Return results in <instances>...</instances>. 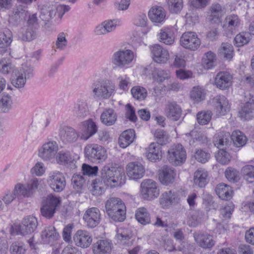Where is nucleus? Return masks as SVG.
Here are the masks:
<instances>
[{
  "mask_svg": "<svg viewBox=\"0 0 254 254\" xmlns=\"http://www.w3.org/2000/svg\"><path fill=\"white\" fill-rule=\"evenodd\" d=\"M145 156L151 162H156L162 158V150L160 145L152 142L146 149Z\"/></svg>",
  "mask_w": 254,
  "mask_h": 254,
  "instance_id": "31",
  "label": "nucleus"
},
{
  "mask_svg": "<svg viewBox=\"0 0 254 254\" xmlns=\"http://www.w3.org/2000/svg\"><path fill=\"white\" fill-rule=\"evenodd\" d=\"M201 219V217L199 212L192 211L188 215L187 224L191 227H196L200 223Z\"/></svg>",
  "mask_w": 254,
  "mask_h": 254,
  "instance_id": "56",
  "label": "nucleus"
},
{
  "mask_svg": "<svg viewBox=\"0 0 254 254\" xmlns=\"http://www.w3.org/2000/svg\"><path fill=\"white\" fill-rule=\"evenodd\" d=\"M219 54L227 60H230L234 55V49L233 46L228 43H222L219 51Z\"/></svg>",
  "mask_w": 254,
  "mask_h": 254,
  "instance_id": "48",
  "label": "nucleus"
},
{
  "mask_svg": "<svg viewBox=\"0 0 254 254\" xmlns=\"http://www.w3.org/2000/svg\"><path fill=\"white\" fill-rule=\"evenodd\" d=\"M216 60V55L212 52L209 51L204 55L202 60V64L204 68L210 69L214 66Z\"/></svg>",
  "mask_w": 254,
  "mask_h": 254,
  "instance_id": "49",
  "label": "nucleus"
},
{
  "mask_svg": "<svg viewBox=\"0 0 254 254\" xmlns=\"http://www.w3.org/2000/svg\"><path fill=\"white\" fill-rule=\"evenodd\" d=\"M194 183L200 188H203L208 182V172L202 168L198 169L194 173Z\"/></svg>",
  "mask_w": 254,
  "mask_h": 254,
  "instance_id": "41",
  "label": "nucleus"
},
{
  "mask_svg": "<svg viewBox=\"0 0 254 254\" xmlns=\"http://www.w3.org/2000/svg\"><path fill=\"white\" fill-rule=\"evenodd\" d=\"M167 4L171 13L178 14L183 8L184 1L183 0H167Z\"/></svg>",
  "mask_w": 254,
  "mask_h": 254,
  "instance_id": "50",
  "label": "nucleus"
},
{
  "mask_svg": "<svg viewBox=\"0 0 254 254\" xmlns=\"http://www.w3.org/2000/svg\"><path fill=\"white\" fill-rule=\"evenodd\" d=\"M179 200L178 194L172 190H168L163 193L160 198V203L163 208H166Z\"/></svg>",
  "mask_w": 254,
  "mask_h": 254,
  "instance_id": "32",
  "label": "nucleus"
},
{
  "mask_svg": "<svg viewBox=\"0 0 254 254\" xmlns=\"http://www.w3.org/2000/svg\"><path fill=\"white\" fill-rule=\"evenodd\" d=\"M116 237L118 242L126 247L131 246L134 242L132 232L127 228L118 229Z\"/></svg>",
  "mask_w": 254,
  "mask_h": 254,
  "instance_id": "22",
  "label": "nucleus"
},
{
  "mask_svg": "<svg viewBox=\"0 0 254 254\" xmlns=\"http://www.w3.org/2000/svg\"><path fill=\"white\" fill-rule=\"evenodd\" d=\"M212 115V112L210 111L199 112L196 115L197 121L199 125H207L210 121Z\"/></svg>",
  "mask_w": 254,
  "mask_h": 254,
  "instance_id": "57",
  "label": "nucleus"
},
{
  "mask_svg": "<svg viewBox=\"0 0 254 254\" xmlns=\"http://www.w3.org/2000/svg\"><path fill=\"white\" fill-rule=\"evenodd\" d=\"M216 158L218 162L222 165L228 164L231 160V156L223 148L220 149L216 155Z\"/></svg>",
  "mask_w": 254,
  "mask_h": 254,
  "instance_id": "61",
  "label": "nucleus"
},
{
  "mask_svg": "<svg viewBox=\"0 0 254 254\" xmlns=\"http://www.w3.org/2000/svg\"><path fill=\"white\" fill-rule=\"evenodd\" d=\"M180 44L185 49L195 51L199 47L201 41L195 32H186L182 34L180 38Z\"/></svg>",
  "mask_w": 254,
  "mask_h": 254,
  "instance_id": "12",
  "label": "nucleus"
},
{
  "mask_svg": "<svg viewBox=\"0 0 254 254\" xmlns=\"http://www.w3.org/2000/svg\"><path fill=\"white\" fill-rule=\"evenodd\" d=\"M81 138L87 140L95 134L98 130V127L92 120L88 119L81 123Z\"/></svg>",
  "mask_w": 254,
  "mask_h": 254,
  "instance_id": "25",
  "label": "nucleus"
},
{
  "mask_svg": "<svg viewBox=\"0 0 254 254\" xmlns=\"http://www.w3.org/2000/svg\"><path fill=\"white\" fill-rule=\"evenodd\" d=\"M101 182L112 188L121 186L126 182L124 172L109 164L105 165L101 169Z\"/></svg>",
  "mask_w": 254,
  "mask_h": 254,
  "instance_id": "1",
  "label": "nucleus"
},
{
  "mask_svg": "<svg viewBox=\"0 0 254 254\" xmlns=\"http://www.w3.org/2000/svg\"><path fill=\"white\" fill-rule=\"evenodd\" d=\"M26 251L25 246L21 242L12 243L9 248L11 254H25Z\"/></svg>",
  "mask_w": 254,
  "mask_h": 254,
  "instance_id": "59",
  "label": "nucleus"
},
{
  "mask_svg": "<svg viewBox=\"0 0 254 254\" xmlns=\"http://www.w3.org/2000/svg\"><path fill=\"white\" fill-rule=\"evenodd\" d=\"M133 58L134 54L131 50H120L113 54L111 62L116 67L127 68L132 63Z\"/></svg>",
  "mask_w": 254,
  "mask_h": 254,
  "instance_id": "6",
  "label": "nucleus"
},
{
  "mask_svg": "<svg viewBox=\"0 0 254 254\" xmlns=\"http://www.w3.org/2000/svg\"><path fill=\"white\" fill-rule=\"evenodd\" d=\"M131 93L135 99L140 101L144 100L147 96L146 89L139 86L133 87L131 89Z\"/></svg>",
  "mask_w": 254,
  "mask_h": 254,
  "instance_id": "51",
  "label": "nucleus"
},
{
  "mask_svg": "<svg viewBox=\"0 0 254 254\" xmlns=\"http://www.w3.org/2000/svg\"><path fill=\"white\" fill-rule=\"evenodd\" d=\"M233 140L237 147H243L247 142L246 136L240 130H235L231 135V141Z\"/></svg>",
  "mask_w": 254,
  "mask_h": 254,
  "instance_id": "46",
  "label": "nucleus"
},
{
  "mask_svg": "<svg viewBox=\"0 0 254 254\" xmlns=\"http://www.w3.org/2000/svg\"><path fill=\"white\" fill-rule=\"evenodd\" d=\"M61 200L59 197L53 194L48 195L46 199L43 202L41 208V213L44 217L51 219L56 212L57 207L61 203Z\"/></svg>",
  "mask_w": 254,
  "mask_h": 254,
  "instance_id": "10",
  "label": "nucleus"
},
{
  "mask_svg": "<svg viewBox=\"0 0 254 254\" xmlns=\"http://www.w3.org/2000/svg\"><path fill=\"white\" fill-rule=\"evenodd\" d=\"M75 245L82 248H86L91 245L92 239L89 233L83 230H78L73 237Z\"/></svg>",
  "mask_w": 254,
  "mask_h": 254,
  "instance_id": "28",
  "label": "nucleus"
},
{
  "mask_svg": "<svg viewBox=\"0 0 254 254\" xmlns=\"http://www.w3.org/2000/svg\"><path fill=\"white\" fill-rule=\"evenodd\" d=\"M92 89L94 96L101 99H108L116 92L115 84L108 79L95 81L92 85Z\"/></svg>",
  "mask_w": 254,
  "mask_h": 254,
  "instance_id": "3",
  "label": "nucleus"
},
{
  "mask_svg": "<svg viewBox=\"0 0 254 254\" xmlns=\"http://www.w3.org/2000/svg\"><path fill=\"white\" fill-rule=\"evenodd\" d=\"M245 98V103L238 113L239 117L244 121L251 120L254 113V96L250 94Z\"/></svg>",
  "mask_w": 254,
  "mask_h": 254,
  "instance_id": "16",
  "label": "nucleus"
},
{
  "mask_svg": "<svg viewBox=\"0 0 254 254\" xmlns=\"http://www.w3.org/2000/svg\"><path fill=\"white\" fill-rule=\"evenodd\" d=\"M190 135L193 136H195V138H191L189 140V143L190 145H194V143L196 141L200 142L201 143H207L209 140L207 136L201 133H197L196 131H192L190 133Z\"/></svg>",
  "mask_w": 254,
  "mask_h": 254,
  "instance_id": "63",
  "label": "nucleus"
},
{
  "mask_svg": "<svg viewBox=\"0 0 254 254\" xmlns=\"http://www.w3.org/2000/svg\"><path fill=\"white\" fill-rule=\"evenodd\" d=\"M194 156L198 162L205 163L210 158V154L205 150L199 149L196 150Z\"/></svg>",
  "mask_w": 254,
  "mask_h": 254,
  "instance_id": "62",
  "label": "nucleus"
},
{
  "mask_svg": "<svg viewBox=\"0 0 254 254\" xmlns=\"http://www.w3.org/2000/svg\"><path fill=\"white\" fill-rule=\"evenodd\" d=\"M59 150V145L54 140L43 143L38 149V156L44 161H51L55 159Z\"/></svg>",
  "mask_w": 254,
  "mask_h": 254,
  "instance_id": "7",
  "label": "nucleus"
},
{
  "mask_svg": "<svg viewBox=\"0 0 254 254\" xmlns=\"http://www.w3.org/2000/svg\"><path fill=\"white\" fill-rule=\"evenodd\" d=\"M194 241L204 249H210L215 244L212 235L204 232L197 231L193 234Z\"/></svg>",
  "mask_w": 254,
  "mask_h": 254,
  "instance_id": "15",
  "label": "nucleus"
},
{
  "mask_svg": "<svg viewBox=\"0 0 254 254\" xmlns=\"http://www.w3.org/2000/svg\"><path fill=\"white\" fill-rule=\"evenodd\" d=\"M37 36L36 29L31 25H29L26 28H21L18 32V37L22 41H32L35 39Z\"/></svg>",
  "mask_w": 254,
  "mask_h": 254,
  "instance_id": "42",
  "label": "nucleus"
},
{
  "mask_svg": "<svg viewBox=\"0 0 254 254\" xmlns=\"http://www.w3.org/2000/svg\"><path fill=\"white\" fill-rule=\"evenodd\" d=\"M159 36L160 41L166 45H171L174 42V33L171 28L167 27L161 29Z\"/></svg>",
  "mask_w": 254,
  "mask_h": 254,
  "instance_id": "44",
  "label": "nucleus"
},
{
  "mask_svg": "<svg viewBox=\"0 0 254 254\" xmlns=\"http://www.w3.org/2000/svg\"><path fill=\"white\" fill-rule=\"evenodd\" d=\"M241 25V19L235 14L227 15L222 23V27L225 33L228 35L232 34Z\"/></svg>",
  "mask_w": 254,
  "mask_h": 254,
  "instance_id": "18",
  "label": "nucleus"
},
{
  "mask_svg": "<svg viewBox=\"0 0 254 254\" xmlns=\"http://www.w3.org/2000/svg\"><path fill=\"white\" fill-rule=\"evenodd\" d=\"M73 116L79 119H82L89 114L87 102L83 99L78 100L71 109Z\"/></svg>",
  "mask_w": 254,
  "mask_h": 254,
  "instance_id": "23",
  "label": "nucleus"
},
{
  "mask_svg": "<svg viewBox=\"0 0 254 254\" xmlns=\"http://www.w3.org/2000/svg\"><path fill=\"white\" fill-rule=\"evenodd\" d=\"M154 61L158 64L166 63L169 58L168 51L158 44H155L150 48Z\"/></svg>",
  "mask_w": 254,
  "mask_h": 254,
  "instance_id": "20",
  "label": "nucleus"
},
{
  "mask_svg": "<svg viewBox=\"0 0 254 254\" xmlns=\"http://www.w3.org/2000/svg\"><path fill=\"white\" fill-rule=\"evenodd\" d=\"M94 254H110L112 249V244L107 240H100L93 245Z\"/></svg>",
  "mask_w": 254,
  "mask_h": 254,
  "instance_id": "33",
  "label": "nucleus"
},
{
  "mask_svg": "<svg viewBox=\"0 0 254 254\" xmlns=\"http://www.w3.org/2000/svg\"><path fill=\"white\" fill-rule=\"evenodd\" d=\"M117 119V115L111 108L105 109L100 116L101 122L107 126H111L115 124Z\"/></svg>",
  "mask_w": 254,
  "mask_h": 254,
  "instance_id": "40",
  "label": "nucleus"
},
{
  "mask_svg": "<svg viewBox=\"0 0 254 254\" xmlns=\"http://www.w3.org/2000/svg\"><path fill=\"white\" fill-rule=\"evenodd\" d=\"M84 154L85 157L92 162L105 161L107 157L105 148L97 144L87 145L84 148Z\"/></svg>",
  "mask_w": 254,
  "mask_h": 254,
  "instance_id": "8",
  "label": "nucleus"
},
{
  "mask_svg": "<svg viewBox=\"0 0 254 254\" xmlns=\"http://www.w3.org/2000/svg\"><path fill=\"white\" fill-rule=\"evenodd\" d=\"M215 191L219 197L222 200L230 199L232 196L233 190L231 187L225 184L217 185Z\"/></svg>",
  "mask_w": 254,
  "mask_h": 254,
  "instance_id": "43",
  "label": "nucleus"
},
{
  "mask_svg": "<svg viewBox=\"0 0 254 254\" xmlns=\"http://www.w3.org/2000/svg\"><path fill=\"white\" fill-rule=\"evenodd\" d=\"M41 237L44 244L52 245L58 240L59 235L54 226H50L45 227L42 231Z\"/></svg>",
  "mask_w": 254,
  "mask_h": 254,
  "instance_id": "30",
  "label": "nucleus"
},
{
  "mask_svg": "<svg viewBox=\"0 0 254 254\" xmlns=\"http://www.w3.org/2000/svg\"><path fill=\"white\" fill-rule=\"evenodd\" d=\"M216 113L220 116L226 115L230 110V106L227 99L223 95H217L212 100Z\"/></svg>",
  "mask_w": 254,
  "mask_h": 254,
  "instance_id": "21",
  "label": "nucleus"
},
{
  "mask_svg": "<svg viewBox=\"0 0 254 254\" xmlns=\"http://www.w3.org/2000/svg\"><path fill=\"white\" fill-rule=\"evenodd\" d=\"M105 208L107 214L115 221L122 222L125 219L126 207L121 199L110 198L106 202Z\"/></svg>",
  "mask_w": 254,
  "mask_h": 254,
  "instance_id": "2",
  "label": "nucleus"
},
{
  "mask_svg": "<svg viewBox=\"0 0 254 254\" xmlns=\"http://www.w3.org/2000/svg\"><path fill=\"white\" fill-rule=\"evenodd\" d=\"M135 131L133 129L126 130L123 132L119 138V144L122 148H125L129 145L134 140Z\"/></svg>",
  "mask_w": 254,
  "mask_h": 254,
  "instance_id": "39",
  "label": "nucleus"
},
{
  "mask_svg": "<svg viewBox=\"0 0 254 254\" xmlns=\"http://www.w3.org/2000/svg\"><path fill=\"white\" fill-rule=\"evenodd\" d=\"M214 145L218 148L225 147L231 143V135L229 132L221 131L216 133L213 138Z\"/></svg>",
  "mask_w": 254,
  "mask_h": 254,
  "instance_id": "38",
  "label": "nucleus"
},
{
  "mask_svg": "<svg viewBox=\"0 0 254 254\" xmlns=\"http://www.w3.org/2000/svg\"><path fill=\"white\" fill-rule=\"evenodd\" d=\"M152 68H153V70H152V78L155 81L161 83L165 80L170 78L171 75L169 70L153 67V65L151 64L148 66L146 69L150 70Z\"/></svg>",
  "mask_w": 254,
  "mask_h": 254,
  "instance_id": "35",
  "label": "nucleus"
},
{
  "mask_svg": "<svg viewBox=\"0 0 254 254\" xmlns=\"http://www.w3.org/2000/svg\"><path fill=\"white\" fill-rule=\"evenodd\" d=\"M57 10L56 5L46 3L42 6L40 11V18L45 22H49L56 15Z\"/></svg>",
  "mask_w": 254,
  "mask_h": 254,
  "instance_id": "36",
  "label": "nucleus"
},
{
  "mask_svg": "<svg viewBox=\"0 0 254 254\" xmlns=\"http://www.w3.org/2000/svg\"><path fill=\"white\" fill-rule=\"evenodd\" d=\"M38 226L35 217L27 216L22 220L21 224H14L12 227L13 231L17 235H26L34 232Z\"/></svg>",
  "mask_w": 254,
  "mask_h": 254,
  "instance_id": "5",
  "label": "nucleus"
},
{
  "mask_svg": "<svg viewBox=\"0 0 254 254\" xmlns=\"http://www.w3.org/2000/svg\"><path fill=\"white\" fill-rule=\"evenodd\" d=\"M154 136L157 140V143L160 145L166 144L169 140V136L163 130L157 129L154 133Z\"/></svg>",
  "mask_w": 254,
  "mask_h": 254,
  "instance_id": "60",
  "label": "nucleus"
},
{
  "mask_svg": "<svg viewBox=\"0 0 254 254\" xmlns=\"http://www.w3.org/2000/svg\"><path fill=\"white\" fill-rule=\"evenodd\" d=\"M71 182L75 191L79 192L85 184V179L81 175L74 174L71 179Z\"/></svg>",
  "mask_w": 254,
  "mask_h": 254,
  "instance_id": "54",
  "label": "nucleus"
},
{
  "mask_svg": "<svg viewBox=\"0 0 254 254\" xmlns=\"http://www.w3.org/2000/svg\"><path fill=\"white\" fill-rule=\"evenodd\" d=\"M126 172L128 177L131 180H137L141 179L145 174V168L139 162H132L127 164Z\"/></svg>",
  "mask_w": 254,
  "mask_h": 254,
  "instance_id": "17",
  "label": "nucleus"
},
{
  "mask_svg": "<svg viewBox=\"0 0 254 254\" xmlns=\"http://www.w3.org/2000/svg\"><path fill=\"white\" fill-rule=\"evenodd\" d=\"M59 135L61 139L64 143L75 142L78 138V134L73 127L61 126L59 128Z\"/></svg>",
  "mask_w": 254,
  "mask_h": 254,
  "instance_id": "19",
  "label": "nucleus"
},
{
  "mask_svg": "<svg viewBox=\"0 0 254 254\" xmlns=\"http://www.w3.org/2000/svg\"><path fill=\"white\" fill-rule=\"evenodd\" d=\"M12 33L8 29L0 31V48H5L10 46L12 41Z\"/></svg>",
  "mask_w": 254,
  "mask_h": 254,
  "instance_id": "45",
  "label": "nucleus"
},
{
  "mask_svg": "<svg viewBox=\"0 0 254 254\" xmlns=\"http://www.w3.org/2000/svg\"><path fill=\"white\" fill-rule=\"evenodd\" d=\"M12 100L8 95L3 94L0 98V109L3 113H7L11 107Z\"/></svg>",
  "mask_w": 254,
  "mask_h": 254,
  "instance_id": "58",
  "label": "nucleus"
},
{
  "mask_svg": "<svg viewBox=\"0 0 254 254\" xmlns=\"http://www.w3.org/2000/svg\"><path fill=\"white\" fill-rule=\"evenodd\" d=\"M50 187L56 192L62 191L65 187L66 181L63 174L55 171L50 172L47 179Z\"/></svg>",
  "mask_w": 254,
  "mask_h": 254,
  "instance_id": "13",
  "label": "nucleus"
},
{
  "mask_svg": "<svg viewBox=\"0 0 254 254\" xmlns=\"http://www.w3.org/2000/svg\"><path fill=\"white\" fill-rule=\"evenodd\" d=\"M204 90L200 86L194 87L190 93V97L194 102H199L205 98Z\"/></svg>",
  "mask_w": 254,
  "mask_h": 254,
  "instance_id": "53",
  "label": "nucleus"
},
{
  "mask_svg": "<svg viewBox=\"0 0 254 254\" xmlns=\"http://www.w3.org/2000/svg\"><path fill=\"white\" fill-rule=\"evenodd\" d=\"M176 176V170L168 166H163L159 171V179L165 185L172 184Z\"/></svg>",
  "mask_w": 254,
  "mask_h": 254,
  "instance_id": "24",
  "label": "nucleus"
},
{
  "mask_svg": "<svg viewBox=\"0 0 254 254\" xmlns=\"http://www.w3.org/2000/svg\"><path fill=\"white\" fill-rule=\"evenodd\" d=\"M149 19L154 23H161L166 17V12L161 6H153L150 8L148 13Z\"/></svg>",
  "mask_w": 254,
  "mask_h": 254,
  "instance_id": "34",
  "label": "nucleus"
},
{
  "mask_svg": "<svg viewBox=\"0 0 254 254\" xmlns=\"http://www.w3.org/2000/svg\"><path fill=\"white\" fill-rule=\"evenodd\" d=\"M135 218L142 225H146L150 222V214L144 207L139 208L136 211Z\"/></svg>",
  "mask_w": 254,
  "mask_h": 254,
  "instance_id": "47",
  "label": "nucleus"
},
{
  "mask_svg": "<svg viewBox=\"0 0 254 254\" xmlns=\"http://www.w3.org/2000/svg\"><path fill=\"white\" fill-rule=\"evenodd\" d=\"M83 219L88 227L95 228L100 223L101 220V212L97 207L88 208L83 214Z\"/></svg>",
  "mask_w": 254,
  "mask_h": 254,
  "instance_id": "14",
  "label": "nucleus"
},
{
  "mask_svg": "<svg viewBox=\"0 0 254 254\" xmlns=\"http://www.w3.org/2000/svg\"><path fill=\"white\" fill-rule=\"evenodd\" d=\"M223 15V9L219 3H214L209 8L208 19L212 23H218Z\"/></svg>",
  "mask_w": 254,
  "mask_h": 254,
  "instance_id": "37",
  "label": "nucleus"
},
{
  "mask_svg": "<svg viewBox=\"0 0 254 254\" xmlns=\"http://www.w3.org/2000/svg\"><path fill=\"white\" fill-rule=\"evenodd\" d=\"M39 183L38 179L33 178L24 184L20 183L16 184L14 186L13 192L17 196L18 200L21 201L24 198L33 197Z\"/></svg>",
  "mask_w": 254,
  "mask_h": 254,
  "instance_id": "4",
  "label": "nucleus"
},
{
  "mask_svg": "<svg viewBox=\"0 0 254 254\" xmlns=\"http://www.w3.org/2000/svg\"><path fill=\"white\" fill-rule=\"evenodd\" d=\"M182 114V109L176 102H170L166 105L165 115L169 119L177 121L180 119Z\"/></svg>",
  "mask_w": 254,
  "mask_h": 254,
  "instance_id": "26",
  "label": "nucleus"
},
{
  "mask_svg": "<svg viewBox=\"0 0 254 254\" xmlns=\"http://www.w3.org/2000/svg\"><path fill=\"white\" fill-rule=\"evenodd\" d=\"M244 178L249 183L254 182V166L247 165L244 166L241 171Z\"/></svg>",
  "mask_w": 254,
  "mask_h": 254,
  "instance_id": "55",
  "label": "nucleus"
},
{
  "mask_svg": "<svg viewBox=\"0 0 254 254\" xmlns=\"http://www.w3.org/2000/svg\"><path fill=\"white\" fill-rule=\"evenodd\" d=\"M25 83L26 78L24 77L23 73L18 70H15L12 77V84L16 88H20L24 87Z\"/></svg>",
  "mask_w": 254,
  "mask_h": 254,
  "instance_id": "52",
  "label": "nucleus"
},
{
  "mask_svg": "<svg viewBox=\"0 0 254 254\" xmlns=\"http://www.w3.org/2000/svg\"><path fill=\"white\" fill-rule=\"evenodd\" d=\"M46 169V168L43 163L38 162L31 168V173L37 176H42L45 173Z\"/></svg>",
  "mask_w": 254,
  "mask_h": 254,
  "instance_id": "64",
  "label": "nucleus"
},
{
  "mask_svg": "<svg viewBox=\"0 0 254 254\" xmlns=\"http://www.w3.org/2000/svg\"><path fill=\"white\" fill-rule=\"evenodd\" d=\"M168 153L169 161L174 165H180L186 160V151L180 144L172 145L168 150Z\"/></svg>",
  "mask_w": 254,
  "mask_h": 254,
  "instance_id": "11",
  "label": "nucleus"
},
{
  "mask_svg": "<svg viewBox=\"0 0 254 254\" xmlns=\"http://www.w3.org/2000/svg\"><path fill=\"white\" fill-rule=\"evenodd\" d=\"M55 159L58 164L64 165L70 169H74L76 167V161L69 152L60 151L58 153Z\"/></svg>",
  "mask_w": 254,
  "mask_h": 254,
  "instance_id": "29",
  "label": "nucleus"
},
{
  "mask_svg": "<svg viewBox=\"0 0 254 254\" xmlns=\"http://www.w3.org/2000/svg\"><path fill=\"white\" fill-rule=\"evenodd\" d=\"M232 82V75L226 71L218 73L215 78V85L222 90L228 89L231 85Z\"/></svg>",
  "mask_w": 254,
  "mask_h": 254,
  "instance_id": "27",
  "label": "nucleus"
},
{
  "mask_svg": "<svg viewBox=\"0 0 254 254\" xmlns=\"http://www.w3.org/2000/svg\"><path fill=\"white\" fill-rule=\"evenodd\" d=\"M140 192L143 197L147 200L157 198L160 193L157 183L151 179L144 180L141 182Z\"/></svg>",
  "mask_w": 254,
  "mask_h": 254,
  "instance_id": "9",
  "label": "nucleus"
}]
</instances>
